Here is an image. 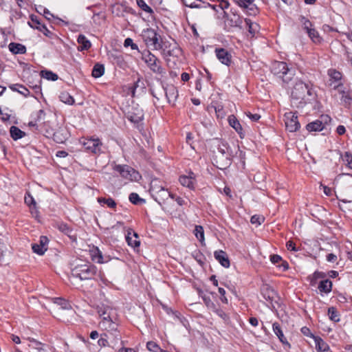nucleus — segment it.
Listing matches in <instances>:
<instances>
[{"instance_id":"f257e3e1","label":"nucleus","mask_w":352,"mask_h":352,"mask_svg":"<svg viewBox=\"0 0 352 352\" xmlns=\"http://www.w3.org/2000/svg\"><path fill=\"white\" fill-rule=\"evenodd\" d=\"M314 94L311 85L298 81L294 86L291 97L294 102L302 106L310 100L309 97L313 98Z\"/></svg>"},{"instance_id":"f03ea898","label":"nucleus","mask_w":352,"mask_h":352,"mask_svg":"<svg viewBox=\"0 0 352 352\" xmlns=\"http://www.w3.org/2000/svg\"><path fill=\"white\" fill-rule=\"evenodd\" d=\"M272 73L281 79L285 83H289L295 76V69L289 67L285 62L274 61L271 65Z\"/></svg>"},{"instance_id":"7ed1b4c3","label":"nucleus","mask_w":352,"mask_h":352,"mask_svg":"<svg viewBox=\"0 0 352 352\" xmlns=\"http://www.w3.org/2000/svg\"><path fill=\"white\" fill-rule=\"evenodd\" d=\"M97 267L91 263L76 265L72 270V274L74 277L80 280H90L98 275Z\"/></svg>"},{"instance_id":"20e7f679","label":"nucleus","mask_w":352,"mask_h":352,"mask_svg":"<svg viewBox=\"0 0 352 352\" xmlns=\"http://www.w3.org/2000/svg\"><path fill=\"white\" fill-rule=\"evenodd\" d=\"M111 166L114 172L127 181L138 182L142 178L138 171L127 164H117L113 162Z\"/></svg>"},{"instance_id":"39448f33","label":"nucleus","mask_w":352,"mask_h":352,"mask_svg":"<svg viewBox=\"0 0 352 352\" xmlns=\"http://www.w3.org/2000/svg\"><path fill=\"white\" fill-rule=\"evenodd\" d=\"M142 59L153 73L160 75L162 77L166 73L162 66V61L150 51H144L142 54Z\"/></svg>"},{"instance_id":"423d86ee","label":"nucleus","mask_w":352,"mask_h":352,"mask_svg":"<svg viewBox=\"0 0 352 352\" xmlns=\"http://www.w3.org/2000/svg\"><path fill=\"white\" fill-rule=\"evenodd\" d=\"M118 321L117 319L109 321H104V322H99L100 328L107 331V333L112 336L113 340L111 344L116 345L118 342L121 340V336L118 331Z\"/></svg>"},{"instance_id":"0eeeda50","label":"nucleus","mask_w":352,"mask_h":352,"mask_svg":"<svg viewBox=\"0 0 352 352\" xmlns=\"http://www.w3.org/2000/svg\"><path fill=\"white\" fill-rule=\"evenodd\" d=\"M142 37L146 45L153 50H160L162 47L160 36L153 29L146 28L142 31Z\"/></svg>"},{"instance_id":"6e6552de","label":"nucleus","mask_w":352,"mask_h":352,"mask_svg":"<svg viewBox=\"0 0 352 352\" xmlns=\"http://www.w3.org/2000/svg\"><path fill=\"white\" fill-rule=\"evenodd\" d=\"M79 143L83 146L84 150L88 153L98 155L102 152V143L98 138H81Z\"/></svg>"},{"instance_id":"1a4fd4ad","label":"nucleus","mask_w":352,"mask_h":352,"mask_svg":"<svg viewBox=\"0 0 352 352\" xmlns=\"http://www.w3.org/2000/svg\"><path fill=\"white\" fill-rule=\"evenodd\" d=\"M284 121L285 127L289 132H295L300 127V124L298 120V116L295 113L292 111L287 112L284 114Z\"/></svg>"},{"instance_id":"9d476101","label":"nucleus","mask_w":352,"mask_h":352,"mask_svg":"<svg viewBox=\"0 0 352 352\" xmlns=\"http://www.w3.org/2000/svg\"><path fill=\"white\" fill-rule=\"evenodd\" d=\"M328 76L329 77V80L328 85L329 87H333L334 89L338 88V87L342 85V74L339 71L335 69H329L327 72Z\"/></svg>"},{"instance_id":"9b49d317","label":"nucleus","mask_w":352,"mask_h":352,"mask_svg":"<svg viewBox=\"0 0 352 352\" xmlns=\"http://www.w3.org/2000/svg\"><path fill=\"white\" fill-rule=\"evenodd\" d=\"M179 182L182 186L194 190L197 184L196 175L193 172L189 171L187 175H181Z\"/></svg>"},{"instance_id":"f8f14e48","label":"nucleus","mask_w":352,"mask_h":352,"mask_svg":"<svg viewBox=\"0 0 352 352\" xmlns=\"http://www.w3.org/2000/svg\"><path fill=\"white\" fill-rule=\"evenodd\" d=\"M168 102L172 106L175 105L179 94L177 88L173 85H167L163 87Z\"/></svg>"},{"instance_id":"ddd939ff","label":"nucleus","mask_w":352,"mask_h":352,"mask_svg":"<svg viewBox=\"0 0 352 352\" xmlns=\"http://www.w3.org/2000/svg\"><path fill=\"white\" fill-rule=\"evenodd\" d=\"M98 314L100 318L99 322H104V321H111L117 319V317L114 315V311L112 308L109 307H100L98 309Z\"/></svg>"},{"instance_id":"4468645a","label":"nucleus","mask_w":352,"mask_h":352,"mask_svg":"<svg viewBox=\"0 0 352 352\" xmlns=\"http://www.w3.org/2000/svg\"><path fill=\"white\" fill-rule=\"evenodd\" d=\"M28 24L30 26L34 29H36L39 30L40 32H43L44 35L46 36L53 38L55 36V34L51 32L50 30L47 29V28L41 22H40L36 17L33 18L32 17L31 22H29Z\"/></svg>"},{"instance_id":"2eb2a0df","label":"nucleus","mask_w":352,"mask_h":352,"mask_svg":"<svg viewBox=\"0 0 352 352\" xmlns=\"http://www.w3.org/2000/svg\"><path fill=\"white\" fill-rule=\"evenodd\" d=\"M49 240L47 236H41L38 243L32 244L33 252L38 255H43L47 250Z\"/></svg>"},{"instance_id":"dca6fc26","label":"nucleus","mask_w":352,"mask_h":352,"mask_svg":"<svg viewBox=\"0 0 352 352\" xmlns=\"http://www.w3.org/2000/svg\"><path fill=\"white\" fill-rule=\"evenodd\" d=\"M152 197L160 206L169 197L174 199V195L168 192V189L165 188V187L160 189L159 192L153 194Z\"/></svg>"},{"instance_id":"f3484780","label":"nucleus","mask_w":352,"mask_h":352,"mask_svg":"<svg viewBox=\"0 0 352 352\" xmlns=\"http://www.w3.org/2000/svg\"><path fill=\"white\" fill-rule=\"evenodd\" d=\"M215 54L218 60L226 65H230L232 62V55L224 48H217Z\"/></svg>"},{"instance_id":"a211bd4d","label":"nucleus","mask_w":352,"mask_h":352,"mask_svg":"<svg viewBox=\"0 0 352 352\" xmlns=\"http://www.w3.org/2000/svg\"><path fill=\"white\" fill-rule=\"evenodd\" d=\"M243 19L239 15L231 13L227 14L226 23L232 28H241L243 24Z\"/></svg>"},{"instance_id":"6ab92c4d","label":"nucleus","mask_w":352,"mask_h":352,"mask_svg":"<svg viewBox=\"0 0 352 352\" xmlns=\"http://www.w3.org/2000/svg\"><path fill=\"white\" fill-rule=\"evenodd\" d=\"M229 125L232 127L239 134V137L243 139L245 137V133L239 121L234 115H230L228 118Z\"/></svg>"},{"instance_id":"aec40b11","label":"nucleus","mask_w":352,"mask_h":352,"mask_svg":"<svg viewBox=\"0 0 352 352\" xmlns=\"http://www.w3.org/2000/svg\"><path fill=\"white\" fill-rule=\"evenodd\" d=\"M215 259L224 267H230V261L226 252L217 250L214 252Z\"/></svg>"},{"instance_id":"412c9836","label":"nucleus","mask_w":352,"mask_h":352,"mask_svg":"<svg viewBox=\"0 0 352 352\" xmlns=\"http://www.w3.org/2000/svg\"><path fill=\"white\" fill-rule=\"evenodd\" d=\"M138 239V235L136 232L133 231L131 229L127 231L126 241L129 246H131L133 248L139 247L140 245V242Z\"/></svg>"},{"instance_id":"4be33fe9","label":"nucleus","mask_w":352,"mask_h":352,"mask_svg":"<svg viewBox=\"0 0 352 352\" xmlns=\"http://www.w3.org/2000/svg\"><path fill=\"white\" fill-rule=\"evenodd\" d=\"M272 329H273L274 333L276 334V336L278 337V340L283 344L287 345L288 347L291 346V345L288 342L287 338L285 337L279 323H278V322L273 323Z\"/></svg>"},{"instance_id":"5701e85b","label":"nucleus","mask_w":352,"mask_h":352,"mask_svg":"<svg viewBox=\"0 0 352 352\" xmlns=\"http://www.w3.org/2000/svg\"><path fill=\"white\" fill-rule=\"evenodd\" d=\"M215 144L217 146L218 151L223 155H225L226 159H230L231 154L229 152L230 148L228 143L225 141L216 139Z\"/></svg>"},{"instance_id":"b1692460","label":"nucleus","mask_w":352,"mask_h":352,"mask_svg":"<svg viewBox=\"0 0 352 352\" xmlns=\"http://www.w3.org/2000/svg\"><path fill=\"white\" fill-rule=\"evenodd\" d=\"M254 0H238L237 3L239 6L243 8L249 9V14L255 15L258 12V9L253 4Z\"/></svg>"},{"instance_id":"393cba45","label":"nucleus","mask_w":352,"mask_h":352,"mask_svg":"<svg viewBox=\"0 0 352 352\" xmlns=\"http://www.w3.org/2000/svg\"><path fill=\"white\" fill-rule=\"evenodd\" d=\"M38 131L43 133L47 138L53 136L56 141L59 142L56 139V135L54 129L50 126L49 123L44 122L42 125H40Z\"/></svg>"},{"instance_id":"a878e982","label":"nucleus","mask_w":352,"mask_h":352,"mask_svg":"<svg viewBox=\"0 0 352 352\" xmlns=\"http://www.w3.org/2000/svg\"><path fill=\"white\" fill-rule=\"evenodd\" d=\"M306 129L309 132L321 131L324 129V124L320 120H316L307 124Z\"/></svg>"},{"instance_id":"bb28decb","label":"nucleus","mask_w":352,"mask_h":352,"mask_svg":"<svg viewBox=\"0 0 352 352\" xmlns=\"http://www.w3.org/2000/svg\"><path fill=\"white\" fill-rule=\"evenodd\" d=\"M332 282L329 279H324L320 281L318 289L320 293L329 294L332 290Z\"/></svg>"},{"instance_id":"cd10ccee","label":"nucleus","mask_w":352,"mask_h":352,"mask_svg":"<svg viewBox=\"0 0 352 352\" xmlns=\"http://www.w3.org/2000/svg\"><path fill=\"white\" fill-rule=\"evenodd\" d=\"M90 254L92 261L98 263H104L108 261V260L104 259L102 252L97 247L94 248L90 251Z\"/></svg>"},{"instance_id":"c85d7f7f","label":"nucleus","mask_w":352,"mask_h":352,"mask_svg":"<svg viewBox=\"0 0 352 352\" xmlns=\"http://www.w3.org/2000/svg\"><path fill=\"white\" fill-rule=\"evenodd\" d=\"M9 88L13 91H16L25 98L30 96V91L23 85L21 84H12L9 85Z\"/></svg>"},{"instance_id":"c756f323","label":"nucleus","mask_w":352,"mask_h":352,"mask_svg":"<svg viewBox=\"0 0 352 352\" xmlns=\"http://www.w3.org/2000/svg\"><path fill=\"white\" fill-rule=\"evenodd\" d=\"M77 41L79 44L78 47V51H83L89 50L91 46V42L85 37L83 34H80L77 38Z\"/></svg>"},{"instance_id":"7c9ffc66","label":"nucleus","mask_w":352,"mask_h":352,"mask_svg":"<svg viewBox=\"0 0 352 352\" xmlns=\"http://www.w3.org/2000/svg\"><path fill=\"white\" fill-rule=\"evenodd\" d=\"M10 51L14 54H23L26 52L25 45L17 43H10L8 45Z\"/></svg>"},{"instance_id":"2f4dec72","label":"nucleus","mask_w":352,"mask_h":352,"mask_svg":"<svg viewBox=\"0 0 352 352\" xmlns=\"http://www.w3.org/2000/svg\"><path fill=\"white\" fill-rule=\"evenodd\" d=\"M316 349L318 352H325L329 349V345L319 336L314 337Z\"/></svg>"},{"instance_id":"473e14b6","label":"nucleus","mask_w":352,"mask_h":352,"mask_svg":"<svg viewBox=\"0 0 352 352\" xmlns=\"http://www.w3.org/2000/svg\"><path fill=\"white\" fill-rule=\"evenodd\" d=\"M95 8V6H91L87 7L88 10H91L93 12V16L92 20L93 22L99 25L101 24L102 21L104 20L105 15L102 12H96V10H93Z\"/></svg>"},{"instance_id":"72a5a7b5","label":"nucleus","mask_w":352,"mask_h":352,"mask_svg":"<svg viewBox=\"0 0 352 352\" xmlns=\"http://www.w3.org/2000/svg\"><path fill=\"white\" fill-rule=\"evenodd\" d=\"M11 138L14 140H17L25 135V133L15 126H12L10 129Z\"/></svg>"},{"instance_id":"f704fd0d","label":"nucleus","mask_w":352,"mask_h":352,"mask_svg":"<svg viewBox=\"0 0 352 352\" xmlns=\"http://www.w3.org/2000/svg\"><path fill=\"white\" fill-rule=\"evenodd\" d=\"M193 232L196 238L199 241L201 245H206L204 228L201 226H195Z\"/></svg>"},{"instance_id":"c9c22d12","label":"nucleus","mask_w":352,"mask_h":352,"mask_svg":"<svg viewBox=\"0 0 352 352\" xmlns=\"http://www.w3.org/2000/svg\"><path fill=\"white\" fill-rule=\"evenodd\" d=\"M327 276L326 274L322 272L316 271L311 276H309L310 285L315 286L318 279H324Z\"/></svg>"},{"instance_id":"e433bc0d","label":"nucleus","mask_w":352,"mask_h":352,"mask_svg":"<svg viewBox=\"0 0 352 352\" xmlns=\"http://www.w3.org/2000/svg\"><path fill=\"white\" fill-rule=\"evenodd\" d=\"M306 32L314 43H320L321 42L322 38L315 28L309 29Z\"/></svg>"},{"instance_id":"4c0bfd02","label":"nucleus","mask_w":352,"mask_h":352,"mask_svg":"<svg viewBox=\"0 0 352 352\" xmlns=\"http://www.w3.org/2000/svg\"><path fill=\"white\" fill-rule=\"evenodd\" d=\"M104 73V67L102 64L96 63L92 69V76L97 78L101 77Z\"/></svg>"},{"instance_id":"58836bf2","label":"nucleus","mask_w":352,"mask_h":352,"mask_svg":"<svg viewBox=\"0 0 352 352\" xmlns=\"http://www.w3.org/2000/svg\"><path fill=\"white\" fill-rule=\"evenodd\" d=\"M98 202L100 205L106 204L110 208H115L116 207V203L111 197H98Z\"/></svg>"},{"instance_id":"ea45409f","label":"nucleus","mask_w":352,"mask_h":352,"mask_svg":"<svg viewBox=\"0 0 352 352\" xmlns=\"http://www.w3.org/2000/svg\"><path fill=\"white\" fill-rule=\"evenodd\" d=\"M164 186L162 184V182L157 179H154L151 182V188L150 191L151 193V195L154 193H156L157 192H159L160 189L164 188Z\"/></svg>"},{"instance_id":"a19ab883","label":"nucleus","mask_w":352,"mask_h":352,"mask_svg":"<svg viewBox=\"0 0 352 352\" xmlns=\"http://www.w3.org/2000/svg\"><path fill=\"white\" fill-rule=\"evenodd\" d=\"M262 294L266 300L271 302L274 298V291L267 285L262 289Z\"/></svg>"},{"instance_id":"79ce46f5","label":"nucleus","mask_w":352,"mask_h":352,"mask_svg":"<svg viewBox=\"0 0 352 352\" xmlns=\"http://www.w3.org/2000/svg\"><path fill=\"white\" fill-rule=\"evenodd\" d=\"M59 98L61 102L72 105L74 104V98L67 92H62L59 96Z\"/></svg>"},{"instance_id":"37998d69","label":"nucleus","mask_w":352,"mask_h":352,"mask_svg":"<svg viewBox=\"0 0 352 352\" xmlns=\"http://www.w3.org/2000/svg\"><path fill=\"white\" fill-rule=\"evenodd\" d=\"M109 340L111 342L112 336H109L107 333H102L100 336V339L98 340V344L100 347H104L109 345Z\"/></svg>"},{"instance_id":"c03bdc74","label":"nucleus","mask_w":352,"mask_h":352,"mask_svg":"<svg viewBox=\"0 0 352 352\" xmlns=\"http://www.w3.org/2000/svg\"><path fill=\"white\" fill-rule=\"evenodd\" d=\"M328 316L329 319L333 322L340 321V316L338 312L337 309L333 307H331L328 309Z\"/></svg>"},{"instance_id":"a18cd8bd","label":"nucleus","mask_w":352,"mask_h":352,"mask_svg":"<svg viewBox=\"0 0 352 352\" xmlns=\"http://www.w3.org/2000/svg\"><path fill=\"white\" fill-rule=\"evenodd\" d=\"M45 116V112L43 109H40L36 112V117L37 120L35 121H30L28 123V125L30 126L36 127V129L38 131L40 126L37 124V121H39L40 120H42L43 118V116Z\"/></svg>"},{"instance_id":"49530a36","label":"nucleus","mask_w":352,"mask_h":352,"mask_svg":"<svg viewBox=\"0 0 352 352\" xmlns=\"http://www.w3.org/2000/svg\"><path fill=\"white\" fill-rule=\"evenodd\" d=\"M54 302L60 305L64 309H69L72 308L68 301L64 298H54Z\"/></svg>"},{"instance_id":"de8ad7c7","label":"nucleus","mask_w":352,"mask_h":352,"mask_svg":"<svg viewBox=\"0 0 352 352\" xmlns=\"http://www.w3.org/2000/svg\"><path fill=\"white\" fill-rule=\"evenodd\" d=\"M129 201L135 205L144 203V199L140 197L138 194L135 192H131L129 197Z\"/></svg>"},{"instance_id":"09e8293b","label":"nucleus","mask_w":352,"mask_h":352,"mask_svg":"<svg viewBox=\"0 0 352 352\" xmlns=\"http://www.w3.org/2000/svg\"><path fill=\"white\" fill-rule=\"evenodd\" d=\"M245 25L248 27V31L250 34H254L257 31L258 24L252 23L249 19H245Z\"/></svg>"},{"instance_id":"8fccbe9b","label":"nucleus","mask_w":352,"mask_h":352,"mask_svg":"<svg viewBox=\"0 0 352 352\" xmlns=\"http://www.w3.org/2000/svg\"><path fill=\"white\" fill-rule=\"evenodd\" d=\"M42 76L47 80L55 81L58 78V76L56 74L52 72V71L45 70L42 71Z\"/></svg>"},{"instance_id":"3c124183","label":"nucleus","mask_w":352,"mask_h":352,"mask_svg":"<svg viewBox=\"0 0 352 352\" xmlns=\"http://www.w3.org/2000/svg\"><path fill=\"white\" fill-rule=\"evenodd\" d=\"M137 4L138 6L144 12L152 14L153 13V10L151 7H149L144 0H136Z\"/></svg>"},{"instance_id":"603ef678","label":"nucleus","mask_w":352,"mask_h":352,"mask_svg":"<svg viewBox=\"0 0 352 352\" xmlns=\"http://www.w3.org/2000/svg\"><path fill=\"white\" fill-rule=\"evenodd\" d=\"M28 340L32 343L30 344V346L33 347L37 351H43V346H44L43 343L34 338H28Z\"/></svg>"},{"instance_id":"864d4df0","label":"nucleus","mask_w":352,"mask_h":352,"mask_svg":"<svg viewBox=\"0 0 352 352\" xmlns=\"http://www.w3.org/2000/svg\"><path fill=\"white\" fill-rule=\"evenodd\" d=\"M146 348L148 351L153 352H160V350H162L160 346L153 341H149L146 344Z\"/></svg>"},{"instance_id":"5fc2aeb1","label":"nucleus","mask_w":352,"mask_h":352,"mask_svg":"<svg viewBox=\"0 0 352 352\" xmlns=\"http://www.w3.org/2000/svg\"><path fill=\"white\" fill-rule=\"evenodd\" d=\"M300 22L302 24L303 29L307 32L309 29L312 28L313 24L307 18L303 16H300Z\"/></svg>"},{"instance_id":"6e6d98bb","label":"nucleus","mask_w":352,"mask_h":352,"mask_svg":"<svg viewBox=\"0 0 352 352\" xmlns=\"http://www.w3.org/2000/svg\"><path fill=\"white\" fill-rule=\"evenodd\" d=\"M182 54V50L177 45L176 43L174 44L173 48L168 51V54L169 56H179Z\"/></svg>"},{"instance_id":"4d7b16f0","label":"nucleus","mask_w":352,"mask_h":352,"mask_svg":"<svg viewBox=\"0 0 352 352\" xmlns=\"http://www.w3.org/2000/svg\"><path fill=\"white\" fill-rule=\"evenodd\" d=\"M124 47H129L130 46L132 50H138V45L135 43H133V39H131V38H126L124 40Z\"/></svg>"},{"instance_id":"13d9d810","label":"nucleus","mask_w":352,"mask_h":352,"mask_svg":"<svg viewBox=\"0 0 352 352\" xmlns=\"http://www.w3.org/2000/svg\"><path fill=\"white\" fill-rule=\"evenodd\" d=\"M264 221V218L259 215H253L251 217L250 222L252 224H258L261 225Z\"/></svg>"},{"instance_id":"bf43d9fd","label":"nucleus","mask_w":352,"mask_h":352,"mask_svg":"<svg viewBox=\"0 0 352 352\" xmlns=\"http://www.w3.org/2000/svg\"><path fill=\"white\" fill-rule=\"evenodd\" d=\"M300 331L301 333L307 336V337H309V338H314V337H316V336H314L311 330L309 329V328H308L307 327H302L300 329Z\"/></svg>"},{"instance_id":"052dcab7","label":"nucleus","mask_w":352,"mask_h":352,"mask_svg":"<svg viewBox=\"0 0 352 352\" xmlns=\"http://www.w3.org/2000/svg\"><path fill=\"white\" fill-rule=\"evenodd\" d=\"M143 117H144V115L143 113L141 112H139L136 116H130V120L133 122H135V123H138L140 121L142 120H143Z\"/></svg>"},{"instance_id":"680f3d73","label":"nucleus","mask_w":352,"mask_h":352,"mask_svg":"<svg viewBox=\"0 0 352 352\" xmlns=\"http://www.w3.org/2000/svg\"><path fill=\"white\" fill-rule=\"evenodd\" d=\"M25 203L28 205L30 208L36 205V202L32 196L28 195L25 197Z\"/></svg>"},{"instance_id":"e2e57ef3","label":"nucleus","mask_w":352,"mask_h":352,"mask_svg":"<svg viewBox=\"0 0 352 352\" xmlns=\"http://www.w3.org/2000/svg\"><path fill=\"white\" fill-rule=\"evenodd\" d=\"M246 116L253 122H256L261 118V116L257 113H252L251 112H247Z\"/></svg>"},{"instance_id":"0e129e2a","label":"nucleus","mask_w":352,"mask_h":352,"mask_svg":"<svg viewBox=\"0 0 352 352\" xmlns=\"http://www.w3.org/2000/svg\"><path fill=\"white\" fill-rule=\"evenodd\" d=\"M282 257L278 254H273L270 256V261L274 264H278L282 261Z\"/></svg>"},{"instance_id":"69168bd1","label":"nucleus","mask_w":352,"mask_h":352,"mask_svg":"<svg viewBox=\"0 0 352 352\" xmlns=\"http://www.w3.org/2000/svg\"><path fill=\"white\" fill-rule=\"evenodd\" d=\"M344 159L347 162L349 168L352 169V155L350 153H345Z\"/></svg>"},{"instance_id":"338daca9","label":"nucleus","mask_w":352,"mask_h":352,"mask_svg":"<svg viewBox=\"0 0 352 352\" xmlns=\"http://www.w3.org/2000/svg\"><path fill=\"white\" fill-rule=\"evenodd\" d=\"M30 212L32 216L36 219L38 220L39 212L36 208V205L30 208Z\"/></svg>"},{"instance_id":"774afa93","label":"nucleus","mask_w":352,"mask_h":352,"mask_svg":"<svg viewBox=\"0 0 352 352\" xmlns=\"http://www.w3.org/2000/svg\"><path fill=\"white\" fill-rule=\"evenodd\" d=\"M216 314L221 317L224 320H227L228 319V315L221 309H217L215 310Z\"/></svg>"}]
</instances>
